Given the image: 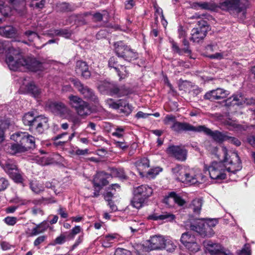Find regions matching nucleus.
<instances>
[{"label": "nucleus", "instance_id": "2eb2a0df", "mask_svg": "<svg viewBox=\"0 0 255 255\" xmlns=\"http://www.w3.org/2000/svg\"><path fill=\"white\" fill-rule=\"evenodd\" d=\"M200 126L195 127L187 123L175 122L171 127L172 130L176 132L181 133L183 131H193L199 132Z\"/></svg>", "mask_w": 255, "mask_h": 255}, {"label": "nucleus", "instance_id": "c9c22d12", "mask_svg": "<svg viewBox=\"0 0 255 255\" xmlns=\"http://www.w3.org/2000/svg\"><path fill=\"white\" fill-rule=\"evenodd\" d=\"M7 152L11 154H15L17 153H21L26 151L20 143L12 144L8 145L7 149Z\"/></svg>", "mask_w": 255, "mask_h": 255}, {"label": "nucleus", "instance_id": "393cba45", "mask_svg": "<svg viewBox=\"0 0 255 255\" xmlns=\"http://www.w3.org/2000/svg\"><path fill=\"white\" fill-rule=\"evenodd\" d=\"M206 29H202L198 28H194L191 31L190 40L194 42H199L203 40L207 35Z\"/></svg>", "mask_w": 255, "mask_h": 255}, {"label": "nucleus", "instance_id": "6ab92c4d", "mask_svg": "<svg viewBox=\"0 0 255 255\" xmlns=\"http://www.w3.org/2000/svg\"><path fill=\"white\" fill-rule=\"evenodd\" d=\"M199 132H204L206 135L212 137L214 140L219 142L226 141L228 135L218 130L212 131L210 128H207L205 126H200Z\"/></svg>", "mask_w": 255, "mask_h": 255}, {"label": "nucleus", "instance_id": "a878e982", "mask_svg": "<svg viewBox=\"0 0 255 255\" xmlns=\"http://www.w3.org/2000/svg\"><path fill=\"white\" fill-rule=\"evenodd\" d=\"M75 71L77 73L81 74L85 79L89 78L91 76L88 66L84 61H79L77 62Z\"/></svg>", "mask_w": 255, "mask_h": 255}, {"label": "nucleus", "instance_id": "e433bc0d", "mask_svg": "<svg viewBox=\"0 0 255 255\" xmlns=\"http://www.w3.org/2000/svg\"><path fill=\"white\" fill-rule=\"evenodd\" d=\"M195 237L192 235L189 232H187L182 234L180 241L182 244L185 247L187 244H190V243L195 241Z\"/></svg>", "mask_w": 255, "mask_h": 255}, {"label": "nucleus", "instance_id": "473e14b6", "mask_svg": "<svg viewBox=\"0 0 255 255\" xmlns=\"http://www.w3.org/2000/svg\"><path fill=\"white\" fill-rule=\"evenodd\" d=\"M36 118L32 112H28L23 116L22 121L25 126H29L30 128H33Z\"/></svg>", "mask_w": 255, "mask_h": 255}, {"label": "nucleus", "instance_id": "bf43d9fd", "mask_svg": "<svg viewBox=\"0 0 255 255\" xmlns=\"http://www.w3.org/2000/svg\"><path fill=\"white\" fill-rule=\"evenodd\" d=\"M17 221L16 217H7L4 219V222L9 226L14 225Z\"/></svg>", "mask_w": 255, "mask_h": 255}, {"label": "nucleus", "instance_id": "39448f33", "mask_svg": "<svg viewBox=\"0 0 255 255\" xmlns=\"http://www.w3.org/2000/svg\"><path fill=\"white\" fill-rule=\"evenodd\" d=\"M114 46L116 55L125 61L130 62L138 58L137 53L122 41L115 42Z\"/></svg>", "mask_w": 255, "mask_h": 255}, {"label": "nucleus", "instance_id": "bb28decb", "mask_svg": "<svg viewBox=\"0 0 255 255\" xmlns=\"http://www.w3.org/2000/svg\"><path fill=\"white\" fill-rule=\"evenodd\" d=\"M12 8L20 15H23L26 12L25 0H9Z\"/></svg>", "mask_w": 255, "mask_h": 255}, {"label": "nucleus", "instance_id": "6e6552de", "mask_svg": "<svg viewBox=\"0 0 255 255\" xmlns=\"http://www.w3.org/2000/svg\"><path fill=\"white\" fill-rule=\"evenodd\" d=\"M46 108L55 115L66 118L70 114V109L60 102L48 101L46 104Z\"/></svg>", "mask_w": 255, "mask_h": 255}, {"label": "nucleus", "instance_id": "3c124183", "mask_svg": "<svg viewBox=\"0 0 255 255\" xmlns=\"http://www.w3.org/2000/svg\"><path fill=\"white\" fill-rule=\"evenodd\" d=\"M58 36H62L65 38H69L71 35V31L67 29H58Z\"/></svg>", "mask_w": 255, "mask_h": 255}, {"label": "nucleus", "instance_id": "052dcab7", "mask_svg": "<svg viewBox=\"0 0 255 255\" xmlns=\"http://www.w3.org/2000/svg\"><path fill=\"white\" fill-rule=\"evenodd\" d=\"M197 24L199 26V27H198V28L202 29H206L207 31L209 30V26L208 25L207 21L203 19H200L199 21H198Z\"/></svg>", "mask_w": 255, "mask_h": 255}, {"label": "nucleus", "instance_id": "338daca9", "mask_svg": "<svg viewBox=\"0 0 255 255\" xmlns=\"http://www.w3.org/2000/svg\"><path fill=\"white\" fill-rule=\"evenodd\" d=\"M9 183L7 179L4 178H0V191L5 190L8 186Z\"/></svg>", "mask_w": 255, "mask_h": 255}, {"label": "nucleus", "instance_id": "0eeeda50", "mask_svg": "<svg viewBox=\"0 0 255 255\" xmlns=\"http://www.w3.org/2000/svg\"><path fill=\"white\" fill-rule=\"evenodd\" d=\"M11 139L20 143L26 151L35 147V138L28 132L18 131L11 135Z\"/></svg>", "mask_w": 255, "mask_h": 255}, {"label": "nucleus", "instance_id": "8fccbe9b", "mask_svg": "<svg viewBox=\"0 0 255 255\" xmlns=\"http://www.w3.org/2000/svg\"><path fill=\"white\" fill-rule=\"evenodd\" d=\"M218 220L215 219L209 220L207 223H205L207 225L206 228H208V233H212V235L214 234V232L211 228L215 227L218 224Z\"/></svg>", "mask_w": 255, "mask_h": 255}, {"label": "nucleus", "instance_id": "69168bd1", "mask_svg": "<svg viewBox=\"0 0 255 255\" xmlns=\"http://www.w3.org/2000/svg\"><path fill=\"white\" fill-rule=\"evenodd\" d=\"M176 121L175 117L171 115H166L163 120V122L165 125L169 124L170 122H172L173 124Z\"/></svg>", "mask_w": 255, "mask_h": 255}, {"label": "nucleus", "instance_id": "20e7f679", "mask_svg": "<svg viewBox=\"0 0 255 255\" xmlns=\"http://www.w3.org/2000/svg\"><path fill=\"white\" fill-rule=\"evenodd\" d=\"M99 89L101 92L109 93L111 96L116 95L119 97L127 96L132 93L131 90L125 85L120 86L108 82L100 84Z\"/></svg>", "mask_w": 255, "mask_h": 255}, {"label": "nucleus", "instance_id": "6e6d98bb", "mask_svg": "<svg viewBox=\"0 0 255 255\" xmlns=\"http://www.w3.org/2000/svg\"><path fill=\"white\" fill-rule=\"evenodd\" d=\"M45 3V0H33L31 5L39 9L42 8Z\"/></svg>", "mask_w": 255, "mask_h": 255}, {"label": "nucleus", "instance_id": "4d7b16f0", "mask_svg": "<svg viewBox=\"0 0 255 255\" xmlns=\"http://www.w3.org/2000/svg\"><path fill=\"white\" fill-rule=\"evenodd\" d=\"M81 228L79 226H76L74 227L71 232L67 235V238L69 239H73L74 236L81 231Z\"/></svg>", "mask_w": 255, "mask_h": 255}, {"label": "nucleus", "instance_id": "864d4df0", "mask_svg": "<svg viewBox=\"0 0 255 255\" xmlns=\"http://www.w3.org/2000/svg\"><path fill=\"white\" fill-rule=\"evenodd\" d=\"M25 35L27 36L29 40L30 41H33L35 39L39 38V36L37 33L31 30H27L25 31Z\"/></svg>", "mask_w": 255, "mask_h": 255}, {"label": "nucleus", "instance_id": "79ce46f5", "mask_svg": "<svg viewBox=\"0 0 255 255\" xmlns=\"http://www.w3.org/2000/svg\"><path fill=\"white\" fill-rule=\"evenodd\" d=\"M163 249H165L167 251L172 252L176 248V246L173 243V241L170 239H165L164 240V243Z\"/></svg>", "mask_w": 255, "mask_h": 255}, {"label": "nucleus", "instance_id": "a19ab883", "mask_svg": "<svg viewBox=\"0 0 255 255\" xmlns=\"http://www.w3.org/2000/svg\"><path fill=\"white\" fill-rule=\"evenodd\" d=\"M27 87L28 91L35 98L38 97L41 93L40 90L33 83H29Z\"/></svg>", "mask_w": 255, "mask_h": 255}, {"label": "nucleus", "instance_id": "a18cd8bd", "mask_svg": "<svg viewBox=\"0 0 255 255\" xmlns=\"http://www.w3.org/2000/svg\"><path fill=\"white\" fill-rule=\"evenodd\" d=\"M5 0H0V12L4 16H7L11 12V8L4 5Z\"/></svg>", "mask_w": 255, "mask_h": 255}, {"label": "nucleus", "instance_id": "b1692460", "mask_svg": "<svg viewBox=\"0 0 255 255\" xmlns=\"http://www.w3.org/2000/svg\"><path fill=\"white\" fill-rule=\"evenodd\" d=\"M170 42L171 44V47L172 50L179 55H183L184 53L190 54L191 53V50L189 49V42L188 41L184 38L182 41L183 45L184 46L183 48H180L177 43H176L173 40H170Z\"/></svg>", "mask_w": 255, "mask_h": 255}, {"label": "nucleus", "instance_id": "ddd939ff", "mask_svg": "<svg viewBox=\"0 0 255 255\" xmlns=\"http://www.w3.org/2000/svg\"><path fill=\"white\" fill-rule=\"evenodd\" d=\"M206 251L212 255H232L230 251L223 248L220 244L214 243L211 241L204 242Z\"/></svg>", "mask_w": 255, "mask_h": 255}, {"label": "nucleus", "instance_id": "680f3d73", "mask_svg": "<svg viewBox=\"0 0 255 255\" xmlns=\"http://www.w3.org/2000/svg\"><path fill=\"white\" fill-rule=\"evenodd\" d=\"M227 141H228L232 144H234L237 146H239L241 144V142L237 138L235 137L230 136L227 135Z\"/></svg>", "mask_w": 255, "mask_h": 255}, {"label": "nucleus", "instance_id": "de8ad7c7", "mask_svg": "<svg viewBox=\"0 0 255 255\" xmlns=\"http://www.w3.org/2000/svg\"><path fill=\"white\" fill-rule=\"evenodd\" d=\"M120 68L116 69V71L117 72L120 79L125 78L128 74V71L126 69V67L123 65H120Z\"/></svg>", "mask_w": 255, "mask_h": 255}, {"label": "nucleus", "instance_id": "7ed1b4c3", "mask_svg": "<svg viewBox=\"0 0 255 255\" xmlns=\"http://www.w3.org/2000/svg\"><path fill=\"white\" fill-rule=\"evenodd\" d=\"M152 192L151 187L147 185L138 186L134 190V196L131 201V205L136 209H140L145 204Z\"/></svg>", "mask_w": 255, "mask_h": 255}, {"label": "nucleus", "instance_id": "13d9d810", "mask_svg": "<svg viewBox=\"0 0 255 255\" xmlns=\"http://www.w3.org/2000/svg\"><path fill=\"white\" fill-rule=\"evenodd\" d=\"M108 65L110 68H113L116 70L120 65L118 64L117 59L115 57H111L109 60Z\"/></svg>", "mask_w": 255, "mask_h": 255}, {"label": "nucleus", "instance_id": "ea45409f", "mask_svg": "<svg viewBox=\"0 0 255 255\" xmlns=\"http://www.w3.org/2000/svg\"><path fill=\"white\" fill-rule=\"evenodd\" d=\"M202 203L203 201L201 199L197 198L192 201L191 207L195 214H199L201 209Z\"/></svg>", "mask_w": 255, "mask_h": 255}, {"label": "nucleus", "instance_id": "423d86ee", "mask_svg": "<svg viewBox=\"0 0 255 255\" xmlns=\"http://www.w3.org/2000/svg\"><path fill=\"white\" fill-rule=\"evenodd\" d=\"M69 104L74 108L78 115L81 117H86L91 113L89 104L77 96L70 95L68 97Z\"/></svg>", "mask_w": 255, "mask_h": 255}, {"label": "nucleus", "instance_id": "7c9ffc66", "mask_svg": "<svg viewBox=\"0 0 255 255\" xmlns=\"http://www.w3.org/2000/svg\"><path fill=\"white\" fill-rule=\"evenodd\" d=\"M150 219L157 220H166L167 221H172L175 218L174 215L168 212L162 213L161 215L153 214L149 217Z\"/></svg>", "mask_w": 255, "mask_h": 255}, {"label": "nucleus", "instance_id": "f8f14e48", "mask_svg": "<svg viewBox=\"0 0 255 255\" xmlns=\"http://www.w3.org/2000/svg\"><path fill=\"white\" fill-rule=\"evenodd\" d=\"M185 226L186 228L198 233L201 236L206 237L212 236V233H208V228H206L207 226L202 220L196 219L193 223H190V224L187 222Z\"/></svg>", "mask_w": 255, "mask_h": 255}, {"label": "nucleus", "instance_id": "5701e85b", "mask_svg": "<svg viewBox=\"0 0 255 255\" xmlns=\"http://www.w3.org/2000/svg\"><path fill=\"white\" fill-rule=\"evenodd\" d=\"M26 64L23 65L29 70L33 72L42 71L44 69L43 63L35 58L25 59Z\"/></svg>", "mask_w": 255, "mask_h": 255}, {"label": "nucleus", "instance_id": "f257e3e1", "mask_svg": "<svg viewBox=\"0 0 255 255\" xmlns=\"http://www.w3.org/2000/svg\"><path fill=\"white\" fill-rule=\"evenodd\" d=\"M222 150L224 154L223 161L212 162L208 167L205 166V169L208 171L211 178L218 181L226 178V171L229 172L230 176L235 174L240 171L242 168V162L236 152L230 151L226 147H222Z\"/></svg>", "mask_w": 255, "mask_h": 255}, {"label": "nucleus", "instance_id": "0e129e2a", "mask_svg": "<svg viewBox=\"0 0 255 255\" xmlns=\"http://www.w3.org/2000/svg\"><path fill=\"white\" fill-rule=\"evenodd\" d=\"M251 249L249 245H245L244 247L239 252V255H250Z\"/></svg>", "mask_w": 255, "mask_h": 255}, {"label": "nucleus", "instance_id": "2f4dec72", "mask_svg": "<svg viewBox=\"0 0 255 255\" xmlns=\"http://www.w3.org/2000/svg\"><path fill=\"white\" fill-rule=\"evenodd\" d=\"M120 236L118 234H111L106 235L102 241V245L105 248H109L111 246L116 240H118Z\"/></svg>", "mask_w": 255, "mask_h": 255}, {"label": "nucleus", "instance_id": "a211bd4d", "mask_svg": "<svg viewBox=\"0 0 255 255\" xmlns=\"http://www.w3.org/2000/svg\"><path fill=\"white\" fill-rule=\"evenodd\" d=\"M164 238L161 235L153 236L144 243L145 246L149 250H162Z\"/></svg>", "mask_w": 255, "mask_h": 255}, {"label": "nucleus", "instance_id": "c85d7f7f", "mask_svg": "<svg viewBox=\"0 0 255 255\" xmlns=\"http://www.w3.org/2000/svg\"><path fill=\"white\" fill-rule=\"evenodd\" d=\"M16 29L11 25L0 27V34L7 38L14 37L16 36Z\"/></svg>", "mask_w": 255, "mask_h": 255}, {"label": "nucleus", "instance_id": "774afa93", "mask_svg": "<svg viewBox=\"0 0 255 255\" xmlns=\"http://www.w3.org/2000/svg\"><path fill=\"white\" fill-rule=\"evenodd\" d=\"M115 255H131L130 252L129 251L123 249H118L116 250Z\"/></svg>", "mask_w": 255, "mask_h": 255}, {"label": "nucleus", "instance_id": "412c9836", "mask_svg": "<svg viewBox=\"0 0 255 255\" xmlns=\"http://www.w3.org/2000/svg\"><path fill=\"white\" fill-rule=\"evenodd\" d=\"M229 94L228 91L222 88H217L207 92L204 95V99L213 101L224 99Z\"/></svg>", "mask_w": 255, "mask_h": 255}, {"label": "nucleus", "instance_id": "1a4fd4ad", "mask_svg": "<svg viewBox=\"0 0 255 255\" xmlns=\"http://www.w3.org/2000/svg\"><path fill=\"white\" fill-rule=\"evenodd\" d=\"M5 62L9 69L13 71L17 70L21 66H23V64H26L25 59L16 50L14 54L12 53L6 54Z\"/></svg>", "mask_w": 255, "mask_h": 255}, {"label": "nucleus", "instance_id": "9b49d317", "mask_svg": "<svg viewBox=\"0 0 255 255\" xmlns=\"http://www.w3.org/2000/svg\"><path fill=\"white\" fill-rule=\"evenodd\" d=\"M106 103L109 108L115 110L118 109L120 113L126 115H129L132 111V107L124 99L115 101L112 99H108L106 101Z\"/></svg>", "mask_w": 255, "mask_h": 255}, {"label": "nucleus", "instance_id": "dca6fc26", "mask_svg": "<svg viewBox=\"0 0 255 255\" xmlns=\"http://www.w3.org/2000/svg\"><path fill=\"white\" fill-rule=\"evenodd\" d=\"M167 153L176 159L184 161L187 158V151L180 146L171 145L167 149Z\"/></svg>", "mask_w": 255, "mask_h": 255}, {"label": "nucleus", "instance_id": "c03bdc74", "mask_svg": "<svg viewBox=\"0 0 255 255\" xmlns=\"http://www.w3.org/2000/svg\"><path fill=\"white\" fill-rule=\"evenodd\" d=\"M93 20L95 22L101 21L103 17L107 18L109 17V13L106 10L103 11L102 13L96 12L92 15Z\"/></svg>", "mask_w": 255, "mask_h": 255}, {"label": "nucleus", "instance_id": "09e8293b", "mask_svg": "<svg viewBox=\"0 0 255 255\" xmlns=\"http://www.w3.org/2000/svg\"><path fill=\"white\" fill-rule=\"evenodd\" d=\"M185 247L189 251L193 253L198 252L200 248V246L196 243V240L190 243V244H187Z\"/></svg>", "mask_w": 255, "mask_h": 255}, {"label": "nucleus", "instance_id": "cd10ccee", "mask_svg": "<svg viewBox=\"0 0 255 255\" xmlns=\"http://www.w3.org/2000/svg\"><path fill=\"white\" fill-rule=\"evenodd\" d=\"M171 200H173L174 203L180 206L185 203V200L174 192H170L164 199V202L168 205H170Z\"/></svg>", "mask_w": 255, "mask_h": 255}, {"label": "nucleus", "instance_id": "603ef678", "mask_svg": "<svg viewBox=\"0 0 255 255\" xmlns=\"http://www.w3.org/2000/svg\"><path fill=\"white\" fill-rule=\"evenodd\" d=\"M66 238H67V236H66L64 234H61L59 236L57 237L55 239L53 245H55L63 244L66 242Z\"/></svg>", "mask_w": 255, "mask_h": 255}, {"label": "nucleus", "instance_id": "c756f323", "mask_svg": "<svg viewBox=\"0 0 255 255\" xmlns=\"http://www.w3.org/2000/svg\"><path fill=\"white\" fill-rule=\"evenodd\" d=\"M136 166L139 172V174L141 176H144V170L149 167V161L146 157L141 158L140 159L137 160L136 162Z\"/></svg>", "mask_w": 255, "mask_h": 255}, {"label": "nucleus", "instance_id": "72a5a7b5", "mask_svg": "<svg viewBox=\"0 0 255 255\" xmlns=\"http://www.w3.org/2000/svg\"><path fill=\"white\" fill-rule=\"evenodd\" d=\"M10 42L8 41H4L0 40V54L5 53H14L16 52V50L10 45Z\"/></svg>", "mask_w": 255, "mask_h": 255}, {"label": "nucleus", "instance_id": "5fc2aeb1", "mask_svg": "<svg viewBox=\"0 0 255 255\" xmlns=\"http://www.w3.org/2000/svg\"><path fill=\"white\" fill-rule=\"evenodd\" d=\"M42 224H40L36 226V227L32 229L30 234L31 236H35L45 231V229H41Z\"/></svg>", "mask_w": 255, "mask_h": 255}, {"label": "nucleus", "instance_id": "37998d69", "mask_svg": "<svg viewBox=\"0 0 255 255\" xmlns=\"http://www.w3.org/2000/svg\"><path fill=\"white\" fill-rule=\"evenodd\" d=\"M110 174L112 175V177L114 176L123 179L126 178V174L123 168H112Z\"/></svg>", "mask_w": 255, "mask_h": 255}, {"label": "nucleus", "instance_id": "aec40b11", "mask_svg": "<svg viewBox=\"0 0 255 255\" xmlns=\"http://www.w3.org/2000/svg\"><path fill=\"white\" fill-rule=\"evenodd\" d=\"M112 178L110 174L104 171H100L97 173L93 179V184L95 188H99L101 189L103 186L109 183L108 179Z\"/></svg>", "mask_w": 255, "mask_h": 255}, {"label": "nucleus", "instance_id": "f3484780", "mask_svg": "<svg viewBox=\"0 0 255 255\" xmlns=\"http://www.w3.org/2000/svg\"><path fill=\"white\" fill-rule=\"evenodd\" d=\"M253 103L252 100L248 99L241 94H236L233 95L231 97L228 98L225 101V106L227 107H231L237 106H241L244 104L250 105Z\"/></svg>", "mask_w": 255, "mask_h": 255}, {"label": "nucleus", "instance_id": "4c0bfd02", "mask_svg": "<svg viewBox=\"0 0 255 255\" xmlns=\"http://www.w3.org/2000/svg\"><path fill=\"white\" fill-rule=\"evenodd\" d=\"M31 190L36 194H39L44 191V187L40 183L36 180H32L30 182Z\"/></svg>", "mask_w": 255, "mask_h": 255}, {"label": "nucleus", "instance_id": "58836bf2", "mask_svg": "<svg viewBox=\"0 0 255 255\" xmlns=\"http://www.w3.org/2000/svg\"><path fill=\"white\" fill-rule=\"evenodd\" d=\"M10 177L16 183H22L23 181V173L18 168L9 175Z\"/></svg>", "mask_w": 255, "mask_h": 255}, {"label": "nucleus", "instance_id": "4be33fe9", "mask_svg": "<svg viewBox=\"0 0 255 255\" xmlns=\"http://www.w3.org/2000/svg\"><path fill=\"white\" fill-rule=\"evenodd\" d=\"M48 127V119L44 116H40L36 117L33 128L30 129H35L37 133L41 134Z\"/></svg>", "mask_w": 255, "mask_h": 255}, {"label": "nucleus", "instance_id": "e2e57ef3", "mask_svg": "<svg viewBox=\"0 0 255 255\" xmlns=\"http://www.w3.org/2000/svg\"><path fill=\"white\" fill-rule=\"evenodd\" d=\"M125 129L123 128H117L115 131L112 133V135L118 138L122 137L123 136Z\"/></svg>", "mask_w": 255, "mask_h": 255}, {"label": "nucleus", "instance_id": "4468645a", "mask_svg": "<svg viewBox=\"0 0 255 255\" xmlns=\"http://www.w3.org/2000/svg\"><path fill=\"white\" fill-rule=\"evenodd\" d=\"M75 85L78 91L85 99L93 102L95 104L99 103V99L92 89L84 86L79 81L76 82Z\"/></svg>", "mask_w": 255, "mask_h": 255}, {"label": "nucleus", "instance_id": "f03ea898", "mask_svg": "<svg viewBox=\"0 0 255 255\" xmlns=\"http://www.w3.org/2000/svg\"><path fill=\"white\" fill-rule=\"evenodd\" d=\"M172 172L179 181L186 184H201L205 180L204 176L198 169L177 165L172 168Z\"/></svg>", "mask_w": 255, "mask_h": 255}, {"label": "nucleus", "instance_id": "f704fd0d", "mask_svg": "<svg viewBox=\"0 0 255 255\" xmlns=\"http://www.w3.org/2000/svg\"><path fill=\"white\" fill-rule=\"evenodd\" d=\"M1 167L8 175L17 168L14 161L10 159L5 160Z\"/></svg>", "mask_w": 255, "mask_h": 255}, {"label": "nucleus", "instance_id": "9d476101", "mask_svg": "<svg viewBox=\"0 0 255 255\" xmlns=\"http://www.w3.org/2000/svg\"><path fill=\"white\" fill-rule=\"evenodd\" d=\"M219 6L221 9L232 13H239L245 8L241 0H225L220 2Z\"/></svg>", "mask_w": 255, "mask_h": 255}, {"label": "nucleus", "instance_id": "49530a36", "mask_svg": "<svg viewBox=\"0 0 255 255\" xmlns=\"http://www.w3.org/2000/svg\"><path fill=\"white\" fill-rule=\"evenodd\" d=\"M192 6L195 8H200L204 9H211L213 7L212 5L208 2H194Z\"/></svg>", "mask_w": 255, "mask_h": 255}]
</instances>
